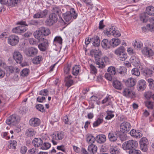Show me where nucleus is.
I'll return each instance as SVG.
<instances>
[{"label": "nucleus", "instance_id": "c756f323", "mask_svg": "<svg viewBox=\"0 0 154 154\" xmlns=\"http://www.w3.org/2000/svg\"><path fill=\"white\" fill-rule=\"evenodd\" d=\"M146 13L148 15L154 16V6H150L146 8Z\"/></svg>", "mask_w": 154, "mask_h": 154}, {"label": "nucleus", "instance_id": "58836bf2", "mask_svg": "<svg viewBox=\"0 0 154 154\" xmlns=\"http://www.w3.org/2000/svg\"><path fill=\"white\" fill-rule=\"evenodd\" d=\"M107 73L113 75H114L117 73L115 68L113 66L109 67L107 70Z\"/></svg>", "mask_w": 154, "mask_h": 154}, {"label": "nucleus", "instance_id": "473e14b6", "mask_svg": "<svg viewBox=\"0 0 154 154\" xmlns=\"http://www.w3.org/2000/svg\"><path fill=\"white\" fill-rule=\"evenodd\" d=\"M130 60L133 65L136 66H138L140 61L137 57L135 56H132L131 57Z\"/></svg>", "mask_w": 154, "mask_h": 154}, {"label": "nucleus", "instance_id": "5701e85b", "mask_svg": "<svg viewBox=\"0 0 154 154\" xmlns=\"http://www.w3.org/2000/svg\"><path fill=\"white\" fill-rule=\"evenodd\" d=\"M144 75L147 76H150L154 73V66H151L149 68H146L143 71Z\"/></svg>", "mask_w": 154, "mask_h": 154}, {"label": "nucleus", "instance_id": "20e7f679", "mask_svg": "<svg viewBox=\"0 0 154 154\" xmlns=\"http://www.w3.org/2000/svg\"><path fill=\"white\" fill-rule=\"evenodd\" d=\"M18 116L15 114H13L9 116L6 120V122L8 125H15L19 122Z\"/></svg>", "mask_w": 154, "mask_h": 154}, {"label": "nucleus", "instance_id": "864d4df0", "mask_svg": "<svg viewBox=\"0 0 154 154\" xmlns=\"http://www.w3.org/2000/svg\"><path fill=\"white\" fill-rule=\"evenodd\" d=\"M103 120L102 119L98 118L93 123V127H95L98 126L100 124L102 123L103 122Z\"/></svg>", "mask_w": 154, "mask_h": 154}, {"label": "nucleus", "instance_id": "ea45409f", "mask_svg": "<svg viewBox=\"0 0 154 154\" xmlns=\"http://www.w3.org/2000/svg\"><path fill=\"white\" fill-rule=\"evenodd\" d=\"M116 71V73H118L119 74L124 75L126 74L127 69L124 66H122L120 67L119 69H117Z\"/></svg>", "mask_w": 154, "mask_h": 154}, {"label": "nucleus", "instance_id": "7ed1b4c3", "mask_svg": "<svg viewBox=\"0 0 154 154\" xmlns=\"http://www.w3.org/2000/svg\"><path fill=\"white\" fill-rule=\"evenodd\" d=\"M138 146L137 141L134 140H130L124 142L122 148L125 150H130L136 148Z\"/></svg>", "mask_w": 154, "mask_h": 154}, {"label": "nucleus", "instance_id": "6e6552de", "mask_svg": "<svg viewBox=\"0 0 154 154\" xmlns=\"http://www.w3.org/2000/svg\"><path fill=\"white\" fill-rule=\"evenodd\" d=\"M131 128L130 124L128 122H124L120 125V131L123 133H126L129 131Z\"/></svg>", "mask_w": 154, "mask_h": 154}, {"label": "nucleus", "instance_id": "37998d69", "mask_svg": "<svg viewBox=\"0 0 154 154\" xmlns=\"http://www.w3.org/2000/svg\"><path fill=\"white\" fill-rule=\"evenodd\" d=\"M115 27L114 26H111L108 29H107L106 32V34L108 36L112 35L113 32L115 29Z\"/></svg>", "mask_w": 154, "mask_h": 154}, {"label": "nucleus", "instance_id": "7c9ffc66", "mask_svg": "<svg viewBox=\"0 0 154 154\" xmlns=\"http://www.w3.org/2000/svg\"><path fill=\"white\" fill-rule=\"evenodd\" d=\"M112 85L115 88L119 90H121L122 87V83L118 80L113 81L112 83Z\"/></svg>", "mask_w": 154, "mask_h": 154}, {"label": "nucleus", "instance_id": "f8f14e48", "mask_svg": "<svg viewBox=\"0 0 154 154\" xmlns=\"http://www.w3.org/2000/svg\"><path fill=\"white\" fill-rule=\"evenodd\" d=\"M40 123V120L38 118H32L29 120V124L32 127H35L39 126Z\"/></svg>", "mask_w": 154, "mask_h": 154}, {"label": "nucleus", "instance_id": "680f3d73", "mask_svg": "<svg viewBox=\"0 0 154 154\" xmlns=\"http://www.w3.org/2000/svg\"><path fill=\"white\" fill-rule=\"evenodd\" d=\"M90 68L91 72L92 74H95L97 72V70L94 66L91 64L90 65Z\"/></svg>", "mask_w": 154, "mask_h": 154}, {"label": "nucleus", "instance_id": "49530a36", "mask_svg": "<svg viewBox=\"0 0 154 154\" xmlns=\"http://www.w3.org/2000/svg\"><path fill=\"white\" fill-rule=\"evenodd\" d=\"M49 18H50L55 23L57 22L58 20L57 16L54 13L50 14L49 16Z\"/></svg>", "mask_w": 154, "mask_h": 154}, {"label": "nucleus", "instance_id": "72a5a7b5", "mask_svg": "<svg viewBox=\"0 0 154 154\" xmlns=\"http://www.w3.org/2000/svg\"><path fill=\"white\" fill-rule=\"evenodd\" d=\"M111 46L113 47H115L119 45L121 41L120 39L118 38H112L111 41Z\"/></svg>", "mask_w": 154, "mask_h": 154}, {"label": "nucleus", "instance_id": "c03bdc74", "mask_svg": "<svg viewBox=\"0 0 154 154\" xmlns=\"http://www.w3.org/2000/svg\"><path fill=\"white\" fill-rule=\"evenodd\" d=\"M17 144V143L16 140H11V142L8 145V147L9 149H15Z\"/></svg>", "mask_w": 154, "mask_h": 154}, {"label": "nucleus", "instance_id": "09e8293b", "mask_svg": "<svg viewBox=\"0 0 154 154\" xmlns=\"http://www.w3.org/2000/svg\"><path fill=\"white\" fill-rule=\"evenodd\" d=\"M145 105L148 109H152L153 108L154 103L153 102L147 101L145 102Z\"/></svg>", "mask_w": 154, "mask_h": 154}, {"label": "nucleus", "instance_id": "bb28decb", "mask_svg": "<svg viewBox=\"0 0 154 154\" xmlns=\"http://www.w3.org/2000/svg\"><path fill=\"white\" fill-rule=\"evenodd\" d=\"M96 139L97 142L100 144L104 143L106 140V136L103 134L98 135L96 137Z\"/></svg>", "mask_w": 154, "mask_h": 154}, {"label": "nucleus", "instance_id": "6e6d98bb", "mask_svg": "<svg viewBox=\"0 0 154 154\" xmlns=\"http://www.w3.org/2000/svg\"><path fill=\"white\" fill-rule=\"evenodd\" d=\"M28 24H27L28 26L30 25L36 26L38 24V22L36 20H32L28 21Z\"/></svg>", "mask_w": 154, "mask_h": 154}, {"label": "nucleus", "instance_id": "a878e982", "mask_svg": "<svg viewBox=\"0 0 154 154\" xmlns=\"http://www.w3.org/2000/svg\"><path fill=\"white\" fill-rule=\"evenodd\" d=\"M97 148L96 145L93 144H90L88 148V150L91 154H94L97 151Z\"/></svg>", "mask_w": 154, "mask_h": 154}, {"label": "nucleus", "instance_id": "4d7b16f0", "mask_svg": "<svg viewBox=\"0 0 154 154\" xmlns=\"http://www.w3.org/2000/svg\"><path fill=\"white\" fill-rule=\"evenodd\" d=\"M35 107L37 109L42 112H45V111L44 107L42 105L37 104L36 106Z\"/></svg>", "mask_w": 154, "mask_h": 154}, {"label": "nucleus", "instance_id": "b1692460", "mask_svg": "<svg viewBox=\"0 0 154 154\" xmlns=\"http://www.w3.org/2000/svg\"><path fill=\"white\" fill-rule=\"evenodd\" d=\"M90 41L92 42L93 45L95 47H98L100 45V41L99 38L97 36H94L90 38Z\"/></svg>", "mask_w": 154, "mask_h": 154}, {"label": "nucleus", "instance_id": "cd10ccee", "mask_svg": "<svg viewBox=\"0 0 154 154\" xmlns=\"http://www.w3.org/2000/svg\"><path fill=\"white\" fill-rule=\"evenodd\" d=\"M101 44L102 47L106 49H109L111 46L110 41H109L106 39L103 40Z\"/></svg>", "mask_w": 154, "mask_h": 154}, {"label": "nucleus", "instance_id": "338daca9", "mask_svg": "<svg viewBox=\"0 0 154 154\" xmlns=\"http://www.w3.org/2000/svg\"><path fill=\"white\" fill-rule=\"evenodd\" d=\"M107 116L105 117V119L107 120L110 119L114 117V114H112L111 112L108 111L107 112Z\"/></svg>", "mask_w": 154, "mask_h": 154}, {"label": "nucleus", "instance_id": "9b49d317", "mask_svg": "<svg viewBox=\"0 0 154 154\" xmlns=\"http://www.w3.org/2000/svg\"><path fill=\"white\" fill-rule=\"evenodd\" d=\"M53 139H55L56 140H62L64 137V134L62 131H58L55 132L52 135Z\"/></svg>", "mask_w": 154, "mask_h": 154}, {"label": "nucleus", "instance_id": "e433bc0d", "mask_svg": "<svg viewBox=\"0 0 154 154\" xmlns=\"http://www.w3.org/2000/svg\"><path fill=\"white\" fill-rule=\"evenodd\" d=\"M86 141L88 143L93 144L95 142V139L94 136L91 134L87 136L86 138Z\"/></svg>", "mask_w": 154, "mask_h": 154}, {"label": "nucleus", "instance_id": "de8ad7c7", "mask_svg": "<svg viewBox=\"0 0 154 154\" xmlns=\"http://www.w3.org/2000/svg\"><path fill=\"white\" fill-rule=\"evenodd\" d=\"M65 80L66 82L65 85L68 88H69L73 84V80L69 79L68 77H65Z\"/></svg>", "mask_w": 154, "mask_h": 154}, {"label": "nucleus", "instance_id": "ddd939ff", "mask_svg": "<svg viewBox=\"0 0 154 154\" xmlns=\"http://www.w3.org/2000/svg\"><path fill=\"white\" fill-rule=\"evenodd\" d=\"M108 137L109 141L111 142H115L118 138V135L117 133L112 131L109 133Z\"/></svg>", "mask_w": 154, "mask_h": 154}, {"label": "nucleus", "instance_id": "4c0bfd02", "mask_svg": "<svg viewBox=\"0 0 154 154\" xmlns=\"http://www.w3.org/2000/svg\"><path fill=\"white\" fill-rule=\"evenodd\" d=\"M40 29L42 32L43 36L48 35L51 33L50 30L48 28L41 27Z\"/></svg>", "mask_w": 154, "mask_h": 154}, {"label": "nucleus", "instance_id": "dca6fc26", "mask_svg": "<svg viewBox=\"0 0 154 154\" xmlns=\"http://www.w3.org/2000/svg\"><path fill=\"white\" fill-rule=\"evenodd\" d=\"M26 30V28L25 26H20L13 28L12 30V31L14 33L20 34L24 32Z\"/></svg>", "mask_w": 154, "mask_h": 154}, {"label": "nucleus", "instance_id": "774afa93", "mask_svg": "<svg viewBox=\"0 0 154 154\" xmlns=\"http://www.w3.org/2000/svg\"><path fill=\"white\" fill-rule=\"evenodd\" d=\"M37 149L36 148H32L29 149L28 151V154H36L37 152L36 151Z\"/></svg>", "mask_w": 154, "mask_h": 154}, {"label": "nucleus", "instance_id": "2eb2a0df", "mask_svg": "<svg viewBox=\"0 0 154 154\" xmlns=\"http://www.w3.org/2000/svg\"><path fill=\"white\" fill-rule=\"evenodd\" d=\"M17 1L16 0H0V2L2 4H7L12 7L17 5Z\"/></svg>", "mask_w": 154, "mask_h": 154}, {"label": "nucleus", "instance_id": "e2e57ef3", "mask_svg": "<svg viewBox=\"0 0 154 154\" xmlns=\"http://www.w3.org/2000/svg\"><path fill=\"white\" fill-rule=\"evenodd\" d=\"M39 12L41 18H45L47 16L48 13V10L45 9L42 11Z\"/></svg>", "mask_w": 154, "mask_h": 154}, {"label": "nucleus", "instance_id": "4be33fe9", "mask_svg": "<svg viewBox=\"0 0 154 154\" xmlns=\"http://www.w3.org/2000/svg\"><path fill=\"white\" fill-rule=\"evenodd\" d=\"M43 143L42 140L40 138H35L32 141L34 146L37 147H41Z\"/></svg>", "mask_w": 154, "mask_h": 154}, {"label": "nucleus", "instance_id": "5fc2aeb1", "mask_svg": "<svg viewBox=\"0 0 154 154\" xmlns=\"http://www.w3.org/2000/svg\"><path fill=\"white\" fill-rule=\"evenodd\" d=\"M62 41L63 39L60 36H56L54 40V42L58 43L60 45H62L63 43Z\"/></svg>", "mask_w": 154, "mask_h": 154}, {"label": "nucleus", "instance_id": "a19ab883", "mask_svg": "<svg viewBox=\"0 0 154 154\" xmlns=\"http://www.w3.org/2000/svg\"><path fill=\"white\" fill-rule=\"evenodd\" d=\"M146 13H143L140 15V20L143 23L146 22L148 19V17L146 15Z\"/></svg>", "mask_w": 154, "mask_h": 154}, {"label": "nucleus", "instance_id": "f704fd0d", "mask_svg": "<svg viewBox=\"0 0 154 154\" xmlns=\"http://www.w3.org/2000/svg\"><path fill=\"white\" fill-rule=\"evenodd\" d=\"M51 11L53 12V13L57 14L59 16L60 15L61 13L60 7L56 5H54L52 7Z\"/></svg>", "mask_w": 154, "mask_h": 154}, {"label": "nucleus", "instance_id": "412c9836", "mask_svg": "<svg viewBox=\"0 0 154 154\" xmlns=\"http://www.w3.org/2000/svg\"><path fill=\"white\" fill-rule=\"evenodd\" d=\"M146 86V83L144 80H140L137 85L138 91H143L145 89Z\"/></svg>", "mask_w": 154, "mask_h": 154}, {"label": "nucleus", "instance_id": "f257e3e1", "mask_svg": "<svg viewBox=\"0 0 154 154\" xmlns=\"http://www.w3.org/2000/svg\"><path fill=\"white\" fill-rule=\"evenodd\" d=\"M90 54L92 57H94L96 62V64L99 65V67L103 68L105 66L103 59L100 58L101 54V51L98 49H92L90 52Z\"/></svg>", "mask_w": 154, "mask_h": 154}, {"label": "nucleus", "instance_id": "c9c22d12", "mask_svg": "<svg viewBox=\"0 0 154 154\" xmlns=\"http://www.w3.org/2000/svg\"><path fill=\"white\" fill-rule=\"evenodd\" d=\"M80 66L79 65H75L72 69V74L74 75H77L79 73Z\"/></svg>", "mask_w": 154, "mask_h": 154}, {"label": "nucleus", "instance_id": "0e129e2a", "mask_svg": "<svg viewBox=\"0 0 154 154\" xmlns=\"http://www.w3.org/2000/svg\"><path fill=\"white\" fill-rule=\"evenodd\" d=\"M134 46L136 48H140L143 46V43L140 42L136 41L134 45Z\"/></svg>", "mask_w": 154, "mask_h": 154}, {"label": "nucleus", "instance_id": "aec40b11", "mask_svg": "<svg viewBox=\"0 0 154 154\" xmlns=\"http://www.w3.org/2000/svg\"><path fill=\"white\" fill-rule=\"evenodd\" d=\"M130 135L136 138H139L142 136V134L139 130H132L130 132Z\"/></svg>", "mask_w": 154, "mask_h": 154}, {"label": "nucleus", "instance_id": "13d9d810", "mask_svg": "<svg viewBox=\"0 0 154 154\" xmlns=\"http://www.w3.org/2000/svg\"><path fill=\"white\" fill-rule=\"evenodd\" d=\"M45 23L46 25L51 26L53 25L55 23L51 20L50 18L48 17L45 20Z\"/></svg>", "mask_w": 154, "mask_h": 154}, {"label": "nucleus", "instance_id": "1a4fd4ad", "mask_svg": "<svg viewBox=\"0 0 154 154\" xmlns=\"http://www.w3.org/2000/svg\"><path fill=\"white\" fill-rule=\"evenodd\" d=\"M38 50L36 48L31 47L26 50L25 54L28 57H33L38 54Z\"/></svg>", "mask_w": 154, "mask_h": 154}, {"label": "nucleus", "instance_id": "603ef678", "mask_svg": "<svg viewBox=\"0 0 154 154\" xmlns=\"http://www.w3.org/2000/svg\"><path fill=\"white\" fill-rule=\"evenodd\" d=\"M29 70L28 69H24L21 72L20 75L23 77H25L27 76L29 74Z\"/></svg>", "mask_w": 154, "mask_h": 154}, {"label": "nucleus", "instance_id": "6ab92c4d", "mask_svg": "<svg viewBox=\"0 0 154 154\" xmlns=\"http://www.w3.org/2000/svg\"><path fill=\"white\" fill-rule=\"evenodd\" d=\"M36 134L35 131L32 128H29L27 129L25 132L26 136L28 137H31L35 136Z\"/></svg>", "mask_w": 154, "mask_h": 154}, {"label": "nucleus", "instance_id": "39448f33", "mask_svg": "<svg viewBox=\"0 0 154 154\" xmlns=\"http://www.w3.org/2000/svg\"><path fill=\"white\" fill-rule=\"evenodd\" d=\"M40 43L38 45V47L41 51L44 52L48 48L49 43L46 39H45L41 41H39Z\"/></svg>", "mask_w": 154, "mask_h": 154}, {"label": "nucleus", "instance_id": "79ce46f5", "mask_svg": "<svg viewBox=\"0 0 154 154\" xmlns=\"http://www.w3.org/2000/svg\"><path fill=\"white\" fill-rule=\"evenodd\" d=\"M112 99V97L110 95L106 96L103 100L102 101V104H104L107 102H108V104L107 105H109L111 104L112 102L111 100Z\"/></svg>", "mask_w": 154, "mask_h": 154}, {"label": "nucleus", "instance_id": "9d476101", "mask_svg": "<svg viewBox=\"0 0 154 154\" xmlns=\"http://www.w3.org/2000/svg\"><path fill=\"white\" fill-rule=\"evenodd\" d=\"M14 59L17 63H21L23 58L21 53L18 51H14L13 54Z\"/></svg>", "mask_w": 154, "mask_h": 154}, {"label": "nucleus", "instance_id": "8fccbe9b", "mask_svg": "<svg viewBox=\"0 0 154 154\" xmlns=\"http://www.w3.org/2000/svg\"><path fill=\"white\" fill-rule=\"evenodd\" d=\"M132 75L136 76H138L140 75V72L137 68H133L131 70Z\"/></svg>", "mask_w": 154, "mask_h": 154}, {"label": "nucleus", "instance_id": "423d86ee", "mask_svg": "<svg viewBox=\"0 0 154 154\" xmlns=\"http://www.w3.org/2000/svg\"><path fill=\"white\" fill-rule=\"evenodd\" d=\"M149 143L148 140L146 137H143L141 138L139 141L140 149L143 152L147 151Z\"/></svg>", "mask_w": 154, "mask_h": 154}, {"label": "nucleus", "instance_id": "f03ea898", "mask_svg": "<svg viewBox=\"0 0 154 154\" xmlns=\"http://www.w3.org/2000/svg\"><path fill=\"white\" fill-rule=\"evenodd\" d=\"M63 17L64 20L66 22L70 23L73 21V19H75L78 17V14L74 8H71L70 11L63 14Z\"/></svg>", "mask_w": 154, "mask_h": 154}, {"label": "nucleus", "instance_id": "393cba45", "mask_svg": "<svg viewBox=\"0 0 154 154\" xmlns=\"http://www.w3.org/2000/svg\"><path fill=\"white\" fill-rule=\"evenodd\" d=\"M34 35L38 41H42V40L45 39L43 37V35L40 29L39 30L36 31L34 32Z\"/></svg>", "mask_w": 154, "mask_h": 154}, {"label": "nucleus", "instance_id": "a18cd8bd", "mask_svg": "<svg viewBox=\"0 0 154 154\" xmlns=\"http://www.w3.org/2000/svg\"><path fill=\"white\" fill-rule=\"evenodd\" d=\"M42 60V57L41 56H38L34 58L32 61L34 64H38L40 63V62Z\"/></svg>", "mask_w": 154, "mask_h": 154}, {"label": "nucleus", "instance_id": "bf43d9fd", "mask_svg": "<svg viewBox=\"0 0 154 154\" xmlns=\"http://www.w3.org/2000/svg\"><path fill=\"white\" fill-rule=\"evenodd\" d=\"M128 153L129 154H140L141 152L139 150L134 149L129 150Z\"/></svg>", "mask_w": 154, "mask_h": 154}, {"label": "nucleus", "instance_id": "69168bd1", "mask_svg": "<svg viewBox=\"0 0 154 154\" xmlns=\"http://www.w3.org/2000/svg\"><path fill=\"white\" fill-rule=\"evenodd\" d=\"M48 91L47 89H44L40 91L39 94L41 95L47 96L48 95Z\"/></svg>", "mask_w": 154, "mask_h": 154}, {"label": "nucleus", "instance_id": "2f4dec72", "mask_svg": "<svg viewBox=\"0 0 154 154\" xmlns=\"http://www.w3.org/2000/svg\"><path fill=\"white\" fill-rule=\"evenodd\" d=\"M125 52V49L124 47L122 46L116 49L114 51V53L117 55L119 56L122 54H124Z\"/></svg>", "mask_w": 154, "mask_h": 154}, {"label": "nucleus", "instance_id": "052dcab7", "mask_svg": "<svg viewBox=\"0 0 154 154\" xmlns=\"http://www.w3.org/2000/svg\"><path fill=\"white\" fill-rule=\"evenodd\" d=\"M118 56L119 57L118 59L119 60L122 61H124L127 59V55L125 52L124 54H122L119 56Z\"/></svg>", "mask_w": 154, "mask_h": 154}, {"label": "nucleus", "instance_id": "c85d7f7f", "mask_svg": "<svg viewBox=\"0 0 154 154\" xmlns=\"http://www.w3.org/2000/svg\"><path fill=\"white\" fill-rule=\"evenodd\" d=\"M109 151L111 154H119L120 153L119 150L117 146H110Z\"/></svg>", "mask_w": 154, "mask_h": 154}, {"label": "nucleus", "instance_id": "f3484780", "mask_svg": "<svg viewBox=\"0 0 154 154\" xmlns=\"http://www.w3.org/2000/svg\"><path fill=\"white\" fill-rule=\"evenodd\" d=\"M136 82V80L135 79L130 78L125 81V83L128 87L131 88L135 86Z\"/></svg>", "mask_w": 154, "mask_h": 154}, {"label": "nucleus", "instance_id": "3c124183", "mask_svg": "<svg viewBox=\"0 0 154 154\" xmlns=\"http://www.w3.org/2000/svg\"><path fill=\"white\" fill-rule=\"evenodd\" d=\"M51 146V144L48 142H44L42 144L41 149L43 150L48 149Z\"/></svg>", "mask_w": 154, "mask_h": 154}, {"label": "nucleus", "instance_id": "4468645a", "mask_svg": "<svg viewBox=\"0 0 154 154\" xmlns=\"http://www.w3.org/2000/svg\"><path fill=\"white\" fill-rule=\"evenodd\" d=\"M123 95L127 97L134 98L135 97L134 93L132 91L128 88H125L123 90Z\"/></svg>", "mask_w": 154, "mask_h": 154}, {"label": "nucleus", "instance_id": "0eeeda50", "mask_svg": "<svg viewBox=\"0 0 154 154\" xmlns=\"http://www.w3.org/2000/svg\"><path fill=\"white\" fill-rule=\"evenodd\" d=\"M19 41V37L15 35H11L8 37V44L12 46H15L17 45Z\"/></svg>", "mask_w": 154, "mask_h": 154}, {"label": "nucleus", "instance_id": "a211bd4d", "mask_svg": "<svg viewBox=\"0 0 154 154\" xmlns=\"http://www.w3.org/2000/svg\"><path fill=\"white\" fill-rule=\"evenodd\" d=\"M143 54L147 57H149L153 55L152 50L150 48L148 47H145L142 50Z\"/></svg>", "mask_w": 154, "mask_h": 154}]
</instances>
